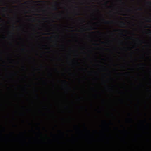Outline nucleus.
Listing matches in <instances>:
<instances>
[{"mask_svg":"<svg viewBox=\"0 0 151 151\" xmlns=\"http://www.w3.org/2000/svg\"><path fill=\"white\" fill-rule=\"evenodd\" d=\"M1 18L0 17V19H1Z\"/></svg>","mask_w":151,"mask_h":151,"instance_id":"17","label":"nucleus"},{"mask_svg":"<svg viewBox=\"0 0 151 151\" xmlns=\"http://www.w3.org/2000/svg\"><path fill=\"white\" fill-rule=\"evenodd\" d=\"M93 7H96V6L95 5H93Z\"/></svg>","mask_w":151,"mask_h":151,"instance_id":"10","label":"nucleus"},{"mask_svg":"<svg viewBox=\"0 0 151 151\" xmlns=\"http://www.w3.org/2000/svg\"><path fill=\"white\" fill-rule=\"evenodd\" d=\"M56 4L55 5V6H54V9L55 10H58V9H57V8L56 7Z\"/></svg>","mask_w":151,"mask_h":151,"instance_id":"5","label":"nucleus"},{"mask_svg":"<svg viewBox=\"0 0 151 151\" xmlns=\"http://www.w3.org/2000/svg\"><path fill=\"white\" fill-rule=\"evenodd\" d=\"M69 28H70V27H69Z\"/></svg>","mask_w":151,"mask_h":151,"instance_id":"22","label":"nucleus"},{"mask_svg":"<svg viewBox=\"0 0 151 151\" xmlns=\"http://www.w3.org/2000/svg\"><path fill=\"white\" fill-rule=\"evenodd\" d=\"M111 8V7L110 6H108V8Z\"/></svg>","mask_w":151,"mask_h":151,"instance_id":"14","label":"nucleus"},{"mask_svg":"<svg viewBox=\"0 0 151 151\" xmlns=\"http://www.w3.org/2000/svg\"><path fill=\"white\" fill-rule=\"evenodd\" d=\"M95 45H97V44H95Z\"/></svg>","mask_w":151,"mask_h":151,"instance_id":"18","label":"nucleus"},{"mask_svg":"<svg viewBox=\"0 0 151 151\" xmlns=\"http://www.w3.org/2000/svg\"><path fill=\"white\" fill-rule=\"evenodd\" d=\"M107 4V2H106V4H105V6H107V5L106 4Z\"/></svg>","mask_w":151,"mask_h":151,"instance_id":"12","label":"nucleus"},{"mask_svg":"<svg viewBox=\"0 0 151 151\" xmlns=\"http://www.w3.org/2000/svg\"><path fill=\"white\" fill-rule=\"evenodd\" d=\"M150 33H151V32H150Z\"/></svg>","mask_w":151,"mask_h":151,"instance_id":"23","label":"nucleus"},{"mask_svg":"<svg viewBox=\"0 0 151 151\" xmlns=\"http://www.w3.org/2000/svg\"><path fill=\"white\" fill-rule=\"evenodd\" d=\"M24 4H27V2H26L24 3Z\"/></svg>","mask_w":151,"mask_h":151,"instance_id":"8","label":"nucleus"},{"mask_svg":"<svg viewBox=\"0 0 151 151\" xmlns=\"http://www.w3.org/2000/svg\"><path fill=\"white\" fill-rule=\"evenodd\" d=\"M97 11L99 12V10L98 9H97Z\"/></svg>","mask_w":151,"mask_h":151,"instance_id":"15","label":"nucleus"},{"mask_svg":"<svg viewBox=\"0 0 151 151\" xmlns=\"http://www.w3.org/2000/svg\"><path fill=\"white\" fill-rule=\"evenodd\" d=\"M127 10H128V12H130V11H131L129 9H127Z\"/></svg>","mask_w":151,"mask_h":151,"instance_id":"11","label":"nucleus"},{"mask_svg":"<svg viewBox=\"0 0 151 151\" xmlns=\"http://www.w3.org/2000/svg\"><path fill=\"white\" fill-rule=\"evenodd\" d=\"M119 31H123V30H122V29H119Z\"/></svg>","mask_w":151,"mask_h":151,"instance_id":"9","label":"nucleus"},{"mask_svg":"<svg viewBox=\"0 0 151 151\" xmlns=\"http://www.w3.org/2000/svg\"><path fill=\"white\" fill-rule=\"evenodd\" d=\"M141 9L140 8H138V10H141Z\"/></svg>","mask_w":151,"mask_h":151,"instance_id":"13","label":"nucleus"},{"mask_svg":"<svg viewBox=\"0 0 151 151\" xmlns=\"http://www.w3.org/2000/svg\"><path fill=\"white\" fill-rule=\"evenodd\" d=\"M1 2H3V1H1Z\"/></svg>","mask_w":151,"mask_h":151,"instance_id":"16","label":"nucleus"},{"mask_svg":"<svg viewBox=\"0 0 151 151\" xmlns=\"http://www.w3.org/2000/svg\"><path fill=\"white\" fill-rule=\"evenodd\" d=\"M120 18H122V17H120Z\"/></svg>","mask_w":151,"mask_h":151,"instance_id":"21","label":"nucleus"},{"mask_svg":"<svg viewBox=\"0 0 151 151\" xmlns=\"http://www.w3.org/2000/svg\"><path fill=\"white\" fill-rule=\"evenodd\" d=\"M102 19L104 21V23L108 24V23H111L112 22L111 21H108L105 20L104 18H103Z\"/></svg>","mask_w":151,"mask_h":151,"instance_id":"1","label":"nucleus"},{"mask_svg":"<svg viewBox=\"0 0 151 151\" xmlns=\"http://www.w3.org/2000/svg\"><path fill=\"white\" fill-rule=\"evenodd\" d=\"M122 9H124V8H122Z\"/></svg>","mask_w":151,"mask_h":151,"instance_id":"19","label":"nucleus"},{"mask_svg":"<svg viewBox=\"0 0 151 151\" xmlns=\"http://www.w3.org/2000/svg\"><path fill=\"white\" fill-rule=\"evenodd\" d=\"M120 24H121V25L123 26L125 25V23H124V22H121Z\"/></svg>","mask_w":151,"mask_h":151,"instance_id":"3","label":"nucleus"},{"mask_svg":"<svg viewBox=\"0 0 151 151\" xmlns=\"http://www.w3.org/2000/svg\"><path fill=\"white\" fill-rule=\"evenodd\" d=\"M54 14V15H55V16H56V15H55V14Z\"/></svg>","mask_w":151,"mask_h":151,"instance_id":"20","label":"nucleus"},{"mask_svg":"<svg viewBox=\"0 0 151 151\" xmlns=\"http://www.w3.org/2000/svg\"><path fill=\"white\" fill-rule=\"evenodd\" d=\"M95 29L94 27H91V28H90V30H95Z\"/></svg>","mask_w":151,"mask_h":151,"instance_id":"6","label":"nucleus"},{"mask_svg":"<svg viewBox=\"0 0 151 151\" xmlns=\"http://www.w3.org/2000/svg\"><path fill=\"white\" fill-rule=\"evenodd\" d=\"M123 15L124 16H127V14H123Z\"/></svg>","mask_w":151,"mask_h":151,"instance_id":"7","label":"nucleus"},{"mask_svg":"<svg viewBox=\"0 0 151 151\" xmlns=\"http://www.w3.org/2000/svg\"><path fill=\"white\" fill-rule=\"evenodd\" d=\"M34 1V2H35L36 3H42V2H44V1L41 0V1Z\"/></svg>","mask_w":151,"mask_h":151,"instance_id":"2","label":"nucleus"},{"mask_svg":"<svg viewBox=\"0 0 151 151\" xmlns=\"http://www.w3.org/2000/svg\"><path fill=\"white\" fill-rule=\"evenodd\" d=\"M6 8H5L2 7V10H3V11H4V12L6 11Z\"/></svg>","mask_w":151,"mask_h":151,"instance_id":"4","label":"nucleus"}]
</instances>
